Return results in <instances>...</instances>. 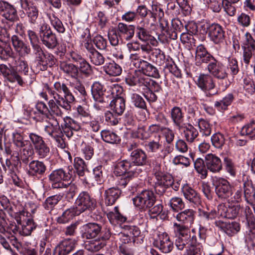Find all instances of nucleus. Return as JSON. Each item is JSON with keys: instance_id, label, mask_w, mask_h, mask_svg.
Listing matches in <instances>:
<instances>
[{"instance_id": "1", "label": "nucleus", "mask_w": 255, "mask_h": 255, "mask_svg": "<svg viewBox=\"0 0 255 255\" xmlns=\"http://www.w3.org/2000/svg\"><path fill=\"white\" fill-rule=\"evenodd\" d=\"M53 86L54 90L50 88L47 84L45 85L48 94L57 101V103L61 107L66 111L71 110V104L75 101V98L66 85L64 83L56 82Z\"/></svg>"}, {"instance_id": "2", "label": "nucleus", "mask_w": 255, "mask_h": 255, "mask_svg": "<svg viewBox=\"0 0 255 255\" xmlns=\"http://www.w3.org/2000/svg\"><path fill=\"white\" fill-rule=\"evenodd\" d=\"M28 70L27 62L22 60L18 61L17 70L10 65L7 66L3 64H0V73L4 79L11 83L17 81L20 85H22L23 82L21 76L18 74L17 71L18 72L26 75L28 74Z\"/></svg>"}, {"instance_id": "3", "label": "nucleus", "mask_w": 255, "mask_h": 255, "mask_svg": "<svg viewBox=\"0 0 255 255\" xmlns=\"http://www.w3.org/2000/svg\"><path fill=\"white\" fill-rule=\"evenodd\" d=\"M72 168H61L52 171L48 175V179L53 189H59L66 186L72 176Z\"/></svg>"}, {"instance_id": "4", "label": "nucleus", "mask_w": 255, "mask_h": 255, "mask_svg": "<svg viewBox=\"0 0 255 255\" xmlns=\"http://www.w3.org/2000/svg\"><path fill=\"white\" fill-rule=\"evenodd\" d=\"M47 125L44 127V131L58 144V146L63 148L65 143L63 138V133L58 120L51 116H47L46 120Z\"/></svg>"}, {"instance_id": "5", "label": "nucleus", "mask_w": 255, "mask_h": 255, "mask_svg": "<svg viewBox=\"0 0 255 255\" xmlns=\"http://www.w3.org/2000/svg\"><path fill=\"white\" fill-rule=\"evenodd\" d=\"M201 28L204 32L208 33L209 37L214 43L219 44L224 42L225 32L219 24L205 22L201 25Z\"/></svg>"}, {"instance_id": "6", "label": "nucleus", "mask_w": 255, "mask_h": 255, "mask_svg": "<svg viewBox=\"0 0 255 255\" xmlns=\"http://www.w3.org/2000/svg\"><path fill=\"white\" fill-rule=\"evenodd\" d=\"M133 204L139 209L145 211L152 207L155 203V197L153 192L145 190L132 199Z\"/></svg>"}, {"instance_id": "7", "label": "nucleus", "mask_w": 255, "mask_h": 255, "mask_svg": "<svg viewBox=\"0 0 255 255\" xmlns=\"http://www.w3.org/2000/svg\"><path fill=\"white\" fill-rule=\"evenodd\" d=\"M75 209L78 214H81L86 210H94L97 205L96 201L87 191L81 192L75 201Z\"/></svg>"}, {"instance_id": "8", "label": "nucleus", "mask_w": 255, "mask_h": 255, "mask_svg": "<svg viewBox=\"0 0 255 255\" xmlns=\"http://www.w3.org/2000/svg\"><path fill=\"white\" fill-rule=\"evenodd\" d=\"M38 34L43 45L49 49H54L58 44L56 36L45 22L40 24Z\"/></svg>"}, {"instance_id": "9", "label": "nucleus", "mask_w": 255, "mask_h": 255, "mask_svg": "<svg viewBox=\"0 0 255 255\" xmlns=\"http://www.w3.org/2000/svg\"><path fill=\"white\" fill-rule=\"evenodd\" d=\"M212 184L217 196L221 198L226 199L233 194V187L226 179L219 177H215Z\"/></svg>"}, {"instance_id": "10", "label": "nucleus", "mask_w": 255, "mask_h": 255, "mask_svg": "<svg viewBox=\"0 0 255 255\" xmlns=\"http://www.w3.org/2000/svg\"><path fill=\"white\" fill-rule=\"evenodd\" d=\"M129 172L133 174H139L142 172L140 167H135L129 160L125 159L116 162L114 168V173L117 176L124 174L129 175Z\"/></svg>"}, {"instance_id": "11", "label": "nucleus", "mask_w": 255, "mask_h": 255, "mask_svg": "<svg viewBox=\"0 0 255 255\" xmlns=\"http://www.w3.org/2000/svg\"><path fill=\"white\" fill-rule=\"evenodd\" d=\"M245 41L242 46L243 59L245 64L248 65L251 59H255V40L249 32L245 34Z\"/></svg>"}, {"instance_id": "12", "label": "nucleus", "mask_w": 255, "mask_h": 255, "mask_svg": "<svg viewBox=\"0 0 255 255\" xmlns=\"http://www.w3.org/2000/svg\"><path fill=\"white\" fill-rule=\"evenodd\" d=\"M125 81L128 85L131 86H137L142 90L148 89L150 86L151 79L145 77L139 71L128 75Z\"/></svg>"}, {"instance_id": "13", "label": "nucleus", "mask_w": 255, "mask_h": 255, "mask_svg": "<svg viewBox=\"0 0 255 255\" xmlns=\"http://www.w3.org/2000/svg\"><path fill=\"white\" fill-rule=\"evenodd\" d=\"M198 86L206 93L207 97H211L217 94V91H212L215 84L213 78L209 74H201L197 80Z\"/></svg>"}, {"instance_id": "14", "label": "nucleus", "mask_w": 255, "mask_h": 255, "mask_svg": "<svg viewBox=\"0 0 255 255\" xmlns=\"http://www.w3.org/2000/svg\"><path fill=\"white\" fill-rule=\"evenodd\" d=\"M5 214L3 211L0 209V233L5 234L6 233L16 235L20 234V230L19 226L16 224L13 221L7 220L6 221Z\"/></svg>"}, {"instance_id": "15", "label": "nucleus", "mask_w": 255, "mask_h": 255, "mask_svg": "<svg viewBox=\"0 0 255 255\" xmlns=\"http://www.w3.org/2000/svg\"><path fill=\"white\" fill-rule=\"evenodd\" d=\"M21 7L25 11L29 22L32 24H38L39 10L33 1L28 0H20Z\"/></svg>"}, {"instance_id": "16", "label": "nucleus", "mask_w": 255, "mask_h": 255, "mask_svg": "<svg viewBox=\"0 0 255 255\" xmlns=\"http://www.w3.org/2000/svg\"><path fill=\"white\" fill-rule=\"evenodd\" d=\"M195 60L197 65L202 63L207 64L208 69L216 59L207 51L204 45H200L196 48Z\"/></svg>"}, {"instance_id": "17", "label": "nucleus", "mask_w": 255, "mask_h": 255, "mask_svg": "<svg viewBox=\"0 0 255 255\" xmlns=\"http://www.w3.org/2000/svg\"><path fill=\"white\" fill-rule=\"evenodd\" d=\"M155 244L156 247L163 253H169L173 248V242L165 232L159 234Z\"/></svg>"}, {"instance_id": "18", "label": "nucleus", "mask_w": 255, "mask_h": 255, "mask_svg": "<svg viewBox=\"0 0 255 255\" xmlns=\"http://www.w3.org/2000/svg\"><path fill=\"white\" fill-rule=\"evenodd\" d=\"M75 245L74 239L63 240L55 248L53 255H67L75 249Z\"/></svg>"}, {"instance_id": "19", "label": "nucleus", "mask_w": 255, "mask_h": 255, "mask_svg": "<svg viewBox=\"0 0 255 255\" xmlns=\"http://www.w3.org/2000/svg\"><path fill=\"white\" fill-rule=\"evenodd\" d=\"M0 14L11 21H13L18 18L17 11L14 6L3 0H0Z\"/></svg>"}, {"instance_id": "20", "label": "nucleus", "mask_w": 255, "mask_h": 255, "mask_svg": "<svg viewBox=\"0 0 255 255\" xmlns=\"http://www.w3.org/2000/svg\"><path fill=\"white\" fill-rule=\"evenodd\" d=\"M181 192L185 199L195 205L201 203V199L199 193L188 184H184L181 189Z\"/></svg>"}, {"instance_id": "21", "label": "nucleus", "mask_w": 255, "mask_h": 255, "mask_svg": "<svg viewBox=\"0 0 255 255\" xmlns=\"http://www.w3.org/2000/svg\"><path fill=\"white\" fill-rule=\"evenodd\" d=\"M205 164L207 168L212 173H219L222 169L221 160L212 153H209L205 156Z\"/></svg>"}, {"instance_id": "22", "label": "nucleus", "mask_w": 255, "mask_h": 255, "mask_svg": "<svg viewBox=\"0 0 255 255\" xmlns=\"http://www.w3.org/2000/svg\"><path fill=\"white\" fill-rule=\"evenodd\" d=\"M101 232V226L95 223H89L83 226L82 237L87 239L96 238Z\"/></svg>"}, {"instance_id": "23", "label": "nucleus", "mask_w": 255, "mask_h": 255, "mask_svg": "<svg viewBox=\"0 0 255 255\" xmlns=\"http://www.w3.org/2000/svg\"><path fill=\"white\" fill-rule=\"evenodd\" d=\"M240 210V205L238 204L228 207L224 205H220L218 206V213L220 215L228 219H234L237 217Z\"/></svg>"}, {"instance_id": "24", "label": "nucleus", "mask_w": 255, "mask_h": 255, "mask_svg": "<svg viewBox=\"0 0 255 255\" xmlns=\"http://www.w3.org/2000/svg\"><path fill=\"white\" fill-rule=\"evenodd\" d=\"M207 70L212 76L218 79H225L228 77L227 68L217 60Z\"/></svg>"}, {"instance_id": "25", "label": "nucleus", "mask_w": 255, "mask_h": 255, "mask_svg": "<svg viewBox=\"0 0 255 255\" xmlns=\"http://www.w3.org/2000/svg\"><path fill=\"white\" fill-rule=\"evenodd\" d=\"M46 169V166L43 161L33 160L28 164V173L32 176H41L45 174Z\"/></svg>"}, {"instance_id": "26", "label": "nucleus", "mask_w": 255, "mask_h": 255, "mask_svg": "<svg viewBox=\"0 0 255 255\" xmlns=\"http://www.w3.org/2000/svg\"><path fill=\"white\" fill-rule=\"evenodd\" d=\"M91 93L94 100L97 103H103L108 96L105 95L106 89L99 82H95L91 87Z\"/></svg>"}, {"instance_id": "27", "label": "nucleus", "mask_w": 255, "mask_h": 255, "mask_svg": "<svg viewBox=\"0 0 255 255\" xmlns=\"http://www.w3.org/2000/svg\"><path fill=\"white\" fill-rule=\"evenodd\" d=\"M135 12L136 13L137 17L139 16L141 18H145L149 14V18H147L145 22L148 24H150L151 26L155 25L156 21V13L155 12L148 9L145 5L141 4L138 5Z\"/></svg>"}, {"instance_id": "28", "label": "nucleus", "mask_w": 255, "mask_h": 255, "mask_svg": "<svg viewBox=\"0 0 255 255\" xmlns=\"http://www.w3.org/2000/svg\"><path fill=\"white\" fill-rule=\"evenodd\" d=\"M173 227L175 232L179 234V236L175 241V245L176 243L179 242V244H188V239L190 238L189 231L188 227L185 225L174 223Z\"/></svg>"}, {"instance_id": "29", "label": "nucleus", "mask_w": 255, "mask_h": 255, "mask_svg": "<svg viewBox=\"0 0 255 255\" xmlns=\"http://www.w3.org/2000/svg\"><path fill=\"white\" fill-rule=\"evenodd\" d=\"M130 162L135 167L146 165L147 162V155L141 149L134 150L129 153Z\"/></svg>"}, {"instance_id": "30", "label": "nucleus", "mask_w": 255, "mask_h": 255, "mask_svg": "<svg viewBox=\"0 0 255 255\" xmlns=\"http://www.w3.org/2000/svg\"><path fill=\"white\" fill-rule=\"evenodd\" d=\"M170 117L174 125L178 130L184 127V115L180 108L176 106L173 107L170 111Z\"/></svg>"}, {"instance_id": "31", "label": "nucleus", "mask_w": 255, "mask_h": 255, "mask_svg": "<svg viewBox=\"0 0 255 255\" xmlns=\"http://www.w3.org/2000/svg\"><path fill=\"white\" fill-rule=\"evenodd\" d=\"M117 29L119 36L123 37L126 40H130L134 36L135 27L133 25L120 22L118 24Z\"/></svg>"}, {"instance_id": "32", "label": "nucleus", "mask_w": 255, "mask_h": 255, "mask_svg": "<svg viewBox=\"0 0 255 255\" xmlns=\"http://www.w3.org/2000/svg\"><path fill=\"white\" fill-rule=\"evenodd\" d=\"M175 217L178 222L190 225L194 221L195 212L192 209H188L177 213Z\"/></svg>"}, {"instance_id": "33", "label": "nucleus", "mask_w": 255, "mask_h": 255, "mask_svg": "<svg viewBox=\"0 0 255 255\" xmlns=\"http://www.w3.org/2000/svg\"><path fill=\"white\" fill-rule=\"evenodd\" d=\"M35 59L38 62V66L41 70H45L48 62L52 64L54 60L53 56L49 53H45L43 51L34 55Z\"/></svg>"}, {"instance_id": "34", "label": "nucleus", "mask_w": 255, "mask_h": 255, "mask_svg": "<svg viewBox=\"0 0 255 255\" xmlns=\"http://www.w3.org/2000/svg\"><path fill=\"white\" fill-rule=\"evenodd\" d=\"M136 34L138 38L142 41H150V44L153 46H156L158 43L155 38L151 35L150 31L143 27H136Z\"/></svg>"}, {"instance_id": "35", "label": "nucleus", "mask_w": 255, "mask_h": 255, "mask_svg": "<svg viewBox=\"0 0 255 255\" xmlns=\"http://www.w3.org/2000/svg\"><path fill=\"white\" fill-rule=\"evenodd\" d=\"M137 69L144 76L146 75L154 78L159 77V74L157 68L146 60H144Z\"/></svg>"}, {"instance_id": "36", "label": "nucleus", "mask_w": 255, "mask_h": 255, "mask_svg": "<svg viewBox=\"0 0 255 255\" xmlns=\"http://www.w3.org/2000/svg\"><path fill=\"white\" fill-rule=\"evenodd\" d=\"M121 191L118 188H110L105 191V203L110 206L114 204L121 195Z\"/></svg>"}, {"instance_id": "37", "label": "nucleus", "mask_w": 255, "mask_h": 255, "mask_svg": "<svg viewBox=\"0 0 255 255\" xmlns=\"http://www.w3.org/2000/svg\"><path fill=\"white\" fill-rule=\"evenodd\" d=\"M60 68L66 75L77 80L79 75L78 66L72 63L63 61L60 64Z\"/></svg>"}, {"instance_id": "38", "label": "nucleus", "mask_w": 255, "mask_h": 255, "mask_svg": "<svg viewBox=\"0 0 255 255\" xmlns=\"http://www.w3.org/2000/svg\"><path fill=\"white\" fill-rule=\"evenodd\" d=\"M179 130L183 132L186 140L189 142H194L199 134L197 129L191 124L187 126L185 124L184 127Z\"/></svg>"}, {"instance_id": "39", "label": "nucleus", "mask_w": 255, "mask_h": 255, "mask_svg": "<svg viewBox=\"0 0 255 255\" xmlns=\"http://www.w3.org/2000/svg\"><path fill=\"white\" fill-rule=\"evenodd\" d=\"M125 100L123 97H116L110 103L113 112L118 116H121L125 110Z\"/></svg>"}, {"instance_id": "40", "label": "nucleus", "mask_w": 255, "mask_h": 255, "mask_svg": "<svg viewBox=\"0 0 255 255\" xmlns=\"http://www.w3.org/2000/svg\"><path fill=\"white\" fill-rule=\"evenodd\" d=\"M244 194L245 200L248 203H251L253 199H255V189L253 186L251 180L244 181Z\"/></svg>"}, {"instance_id": "41", "label": "nucleus", "mask_w": 255, "mask_h": 255, "mask_svg": "<svg viewBox=\"0 0 255 255\" xmlns=\"http://www.w3.org/2000/svg\"><path fill=\"white\" fill-rule=\"evenodd\" d=\"M103 70L107 74L112 76H119L122 71L121 66L114 61L106 63L103 66Z\"/></svg>"}, {"instance_id": "42", "label": "nucleus", "mask_w": 255, "mask_h": 255, "mask_svg": "<svg viewBox=\"0 0 255 255\" xmlns=\"http://www.w3.org/2000/svg\"><path fill=\"white\" fill-rule=\"evenodd\" d=\"M78 211L75 208H71L65 210L61 216L58 217L57 219V222L59 224H65L71 220L75 216L79 215Z\"/></svg>"}, {"instance_id": "43", "label": "nucleus", "mask_w": 255, "mask_h": 255, "mask_svg": "<svg viewBox=\"0 0 255 255\" xmlns=\"http://www.w3.org/2000/svg\"><path fill=\"white\" fill-rule=\"evenodd\" d=\"M106 244L100 240L88 241L85 242L84 248L89 252H97L104 248Z\"/></svg>"}, {"instance_id": "44", "label": "nucleus", "mask_w": 255, "mask_h": 255, "mask_svg": "<svg viewBox=\"0 0 255 255\" xmlns=\"http://www.w3.org/2000/svg\"><path fill=\"white\" fill-rule=\"evenodd\" d=\"M103 140L108 143L114 144L119 142L120 137L115 132L109 130H103L101 132Z\"/></svg>"}, {"instance_id": "45", "label": "nucleus", "mask_w": 255, "mask_h": 255, "mask_svg": "<svg viewBox=\"0 0 255 255\" xmlns=\"http://www.w3.org/2000/svg\"><path fill=\"white\" fill-rule=\"evenodd\" d=\"M234 99L232 94H227L223 99L220 101H216L215 103V107L219 110H225L227 109Z\"/></svg>"}, {"instance_id": "46", "label": "nucleus", "mask_w": 255, "mask_h": 255, "mask_svg": "<svg viewBox=\"0 0 255 255\" xmlns=\"http://www.w3.org/2000/svg\"><path fill=\"white\" fill-rule=\"evenodd\" d=\"M57 101L53 98L50 100L48 102L49 106V114L48 116L52 117V115H55L57 117H61L63 115V112L59 108L60 106L57 103Z\"/></svg>"}, {"instance_id": "47", "label": "nucleus", "mask_w": 255, "mask_h": 255, "mask_svg": "<svg viewBox=\"0 0 255 255\" xmlns=\"http://www.w3.org/2000/svg\"><path fill=\"white\" fill-rule=\"evenodd\" d=\"M36 225L33 220L28 219L26 221L23 223L20 230V235L24 236L30 235L32 231L36 229Z\"/></svg>"}, {"instance_id": "48", "label": "nucleus", "mask_w": 255, "mask_h": 255, "mask_svg": "<svg viewBox=\"0 0 255 255\" xmlns=\"http://www.w3.org/2000/svg\"><path fill=\"white\" fill-rule=\"evenodd\" d=\"M168 205L173 211L175 212L181 211L185 207V204L182 198L178 197H174L171 198L170 199Z\"/></svg>"}, {"instance_id": "49", "label": "nucleus", "mask_w": 255, "mask_h": 255, "mask_svg": "<svg viewBox=\"0 0 255 255\" xmlns=\"http://www.w3.org/2000/svg\"><path fill=\"white\" fill-rule=\"evenodd\" d=\"M34 150L39 158H47L50 155V148L45 141L35 148Z\"/></svg>"}, {"instance_id": "50", "label": "nucleus", "mask_w": 255, "mask_h": 255, "mask_svg": "<svg viewBox=\"0 0 255 255\" xmlns=\"http://www.w3.org/2000/svg\"><path fill=\"white\" fill-rule=\"evenodd\" d=\"M33 151L30 147H25L23 148L20 155V159L24 164H29L32 160Z\"/></svg>"}, {"instance_id": "51", "label": "nucleus", "mask_w": 255, "mask_h": 255, "mask_svg": "<svg viewBox=\"0 0 255 255\" xmlns=\"http://www.w3.org/2000/svg\"><path fill=\"white\" fill-rule=\"evenodd\" d=\"M156 182L160 183V185L169 187L173 183V179L171 175L166 173H162L155 177Z\"/></svg>"}, {"instance_id": "52", "label": "nucleus", "mask_w": 255, "mask_h": 255, "mask_svg": "<svg viewBox=\"0 0 255 255\" xmlns=\"http://www.w3.org/2000/svg\"><path fill=\"white\" fill-rule=\"evenodd\" d=\"M147 151L149 152H156L162 147V142L159 136L154 140L148 141L145 144Z\"/></svg>"}, {"instance_id": "53", "label": "nucleus", "mask_w": 255, "mask_h": 255, "mask_svg": "<svg viewBox=\"0 0 255 255\" xmlns=\"http://www.w3.org/2000/svg\"><path fill=\"white\" fill-rule=\"evenodd\" d=\"M117 235V231L116 232H112V229L110 226L106 225L102 228L101 227V232L99 235L100 236V239L98 240H101V241L105 242L108 240L111 236H116Z\"/></svg>"}, {"instance_id": "54", "label": "nucleus", "mask_w": 255, "mask_h": 255, "mask_svg": "<svg viewBox=\"0 0 255 255\" xmlns=\"http://www.w3.org/2000/svg\"><path fill=\"white\" fill-rule=\"evenodd\" d=\"M88 129L93 132H98L101 128V123L99 121L92 117L88 120H84V124Z\"/></svg>"}, {"instance_id": "55", "label": "nucleus", "mask_w": 255, "mask_h": 255, "mask_svg": "<svg viewBox=\"0 0 255 255\" xmlns=\"http://www.w3.org/2000/svg\"><path fill=\"white\" fill-rule=\"evenodd\" d=\"M198 127L200 131L205 136H209L211 134L212 131V125L210 124L208 121L203 119L197 120Z\"/></svg>"}, {"instance_id": "56", "label": "nucleus", "mask_w": 255, "mask_h": 255, "mask_svg": "<svg viewBox=\"0 0 255 255\" xmlns=\"http://www.w3.org/2000/svg\"><path fill=\"white\" fill-rule=\"evenodd\" d=\"M62 197L60 195H55L48 197L45 201L43 206L48 210H52L61 199Z\"/></svg>"}, {"instance_id": "57", "label": "nucleus", "mask_w": 255, "mask_h": 255, "mask_svg": "<svg viewBox=\"0 0 255 255\" xmlns=\"http://www.w3.org/2000/svg\"><path fill=\"white\" fill-rule=\"evenodd\" d=\"M74 165L78 175L83 176L87 169V166L83 159L79 157H75Z\"/></svg>"}, {"instance_id": "58", "label": "nucleus", "mask_w": 255, "mask_h": 255, "mask_svg": "<svg viewBox=\"0 0 255 255\" xmlns=\"http://www.w3.org/2000/svg\"><path fill=\"white\" fill-rule=\"evenodd\" d=\"M51 24L59 33H64L65 29L61 21L54 14L49 16Z\"/></svg>"}, {"instance_id": "59", "label": "nucleus", "mask_w": 255, "mask_h": 255, "mask_svg": "<svg viewBox=\"0 0 255 255\" xmlns=\"http://www.w3.org/2000/svg\"><path fill=\"white\" fill-rule=\"evenodd\" d=\"M125 232L132 239V243L135 242L134 238L140 236L141 232L139 228L135 226L124 225Z\"/></svg>"}, {"instance_id": "60", "label": "nucleus", "mask_w": 255, "mask_h": 255, "mask_svg": "<svg viewBox=\"0 0 255 255\" xmlns=\"http://www.w3.org/2000/svg\"><path fill=\"white\" fill-rule=\"evenodd\" d=\"M89 57L91 62L96 66H101L104 64L105 61L104 56L97 50L90 55Z\"/></svg>"}, {"instance_id": "61", "label": "nucleus", "mask_w": 255, "mask_h": 255, "mask_svg": "<svg viewBox=\"0 0 255 255\" xmlns=\"http://www.w3.org/2000/svg\"><path fill=\"white\" fill-rule=\"evenodd\" d=\"M242 135H249L251 138H255V122H252L244 126L241 131Z\"/></svg>"}, {"instance_id": "62", "label": "nucleus", "mask_w": 255, "mask_h": 255, "mask_svg": "<svg viewBox=\"0 0 255 255\" xmlns=\"http://www.w3.org/2000/svg\"><path fill=\"white\" fill-rule=\"evenodd\" d=\"M152 55L155 58L154 60L158 65H162L164 63L165 56L164 53L159 48H154L152 50Z\"/></svg>"}, {"instance_id": "63", "label": "nucleus", "mask_w": 255, "mask_h": 255, "mask_svg": "<svg viewBox=\"0 0 255 255\" xmlns=\"http://www.w3.org/2000/svg\"><path fill=\"white\" fill-rule=\"evenodd\" d=\"M211 139L213 145L216 148H220L225 143L224 136L219 132L214 134Z\"/></svg>"}, {"instance_id": "64", "label": "nucleus", "mask_w": 255, "mask_h": 255, "mask_svg": "<svg viewBox=\"0 0 255 255\" xmlns=\"http://www.w3.org/2000/svg\"><path fill=\"white\" fill-rule=\"evenodd\" d=\"M240 230V224L237 222H232L227 223L224 232L229 236H232L238 233Z\"/></svg>"}]
</instances>
